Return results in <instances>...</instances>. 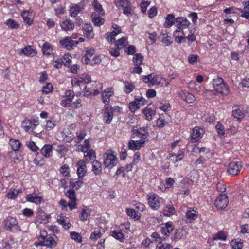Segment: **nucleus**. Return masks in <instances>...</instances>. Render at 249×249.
I'll return each mask as SVG.
<instances>
[{
    "instance_id": "nucleus-1",
    "label": "nucleus",
    "mask_w": 249,
    "mask_h": 249,
    "mask_svg": "<svg viewBox=\"0 0 249 249\" xmlns=\"http://www.w3.org/2000/svg\"><path fill=\"white\" fill-rule=\"evenodd\" d=\"M77 178H71L70 180V185L71 187H81L83 185V178L87 172L86 162L84 160H80L77 163Z\"/></svg>"
},
{
    "instance_id": "nucleus-2",
    "label": "nucleus",
    "mask_w": 249,
    "mask_h": 249,
    "mask_svg": "<svg viewBox=\"0 0 249 249\" xmlns=\"http://www.w3.org/2000/svg\"><path fill=\"white\" fill-rule=\"evenodd\" d=\"M84 9V5L82 4L71 3L70 5L69 15L72 18H75V24L78 26H80L83 24L82 19L77 15L82 13Z\"/></svg>"
},
{
    "instance_id": "nucleus-3",
    "label": "nucleus",
    "mask_w": 249,
    "mask_h": 249,
    "mask_svg": "<svg viewBox=\"0 0 249 249\" xmlns=\"http://www.w3.org/2000/svg\"><path fill=\"white\" fill-rule=\"evenodd\" d=\"M149 136L148 130L146 127H133L131 130V137L132 138H139L140 140H144L147 138Z\"/></svg>"
},
{
    "instance_id": "nucleus-4",
    "label": "nucleus",
    "mask_w": 249,
    "mask_h": 249,
    "mask_svg": "<svg viewBox=\"0 0 249 249\" xmlns=\"http://www.w3.org/2000/svg\"><path fill=\"white\" fill-rule=\"evenodd\" d=\"M59 24L61 30L67 33L72 31L76 26L75 21H72L70 18H61Z\"/></svg>"
},
{
    "instance_id": "nucleus-5",
    "label": "nucleus",
    "mask_w": 249,
    "mask_h": 249,
    "mask_svg": "<svg viewBox=\"0 0 249 249\" xmlns=\"http://www.w3.org/2000/svg\"><path fill=\"white\" fill-rule=\"evenodd\" d=\"M4 224L6 230L13 232L18 231L20 228L18 220L11 216L8 217L4 221Z\"/></svg>"
},
{
    "instance_id": "nucleus-6",
    "label": "nucleus",
    "mask_w": 249,
    "mask_h": 249,
    "mask_svg": "<svg viewBox=\"0 0 249 249\" xmlns=\"http://www.w3.org/2000/svg\"><path fill=\"white\" fill-rule=\"evenodd\" d=\"M103 163L105 167L110 169L117 163V158L111 152L108 151L105 153Z\"/></svg>"
},
{
    "instance_id": "nucleus-7",
    "label": "nucleus",
    "mask_w": 249,
    "mask_h": 249,
    "mask_svg": "<svg viewBox=\"0 0 249 249\" xmlns=\"http://www.w3.org/2000/svg\"><path fill=\"white\" fill-rule=\"evenodd\" d=\"M242 168V164L240 161H232L230 162L227 167V173L231 176L237 175Z\"/></svg>"
},
{
    "instance_id": "nucleus-8",
    "label": "nucleus",
    "mask_w": 249,
    "mask_h": 249,
    "mask_svg": "<svg viewBox=\"0 0 249 249\" xmlns=\"http://www.w3.org/2000/svg\"><path fill=\"white\" fill-rule=\"evenodd\" d=\"M39 124L38 119H26L22 122L21 126L26 132L33 131Z\"/></svg>"
},
{
    "instance_id": "nucleus-9",
    "label": "nucleus",
    "mask_w": 249,
    "mask_h": 249,
    "mask_svg": "<svg viewBox=\"0 0 249 249\" xmlns=\"http://www.w3.org/2000/svg\"><path fill=\"white\" fill-rule=\"evenodd\" d=\"M176 22L177 27L176 32H180L184 35L183 29L188 27L190 24L189 21L186 18L179 17L176 18Z\"/></svg>"
},
{
    "instance_id": "nucleus-10",
    "label": "nucleus",
    "mask_w": 249,
    "mask_h": 249,
    "mask_svg": "<svg viewBox=\"0 0 249 249\" xmlns=\"http://www.w3.org/2000/svg\"><path fill=\"white\" fill-rule=\"evenodd\" d=\"M56 239H57V237L54 234H49V236H47L42 240L43 241L39 242L38 244H36V246L38 245L45 246L52 248L56 246L57 242Z\"/></svg>"
},
{
    "instance_id": "nucleus-11",
    "label": "nucleus",
    "mask_w": 249,
    "mask_h": 249,
    "mask_svg": "<svg viewBox=\"0 0 249 249\" xmlns=\"http://www.w3.org/2000/svg\"><path fill=\"white\" fill-rule=\"evenodd\" d=\"M111 28L113 29L112 31L105 34V38L109 42H112L115 40L116 36L121 33V27L118 25L113 23Z\"/></svg>"
},
{
    "instance_id": "nucleus-12",
    "label": "nucleus",
    "mask_w": 249,
    "mask_h": 249,
    "mask_svg": "<svg viewBox=\"0 0 249 249\" xmlns=\"http://www.w3.org/2000/svg\"><path fill=\"white\" fill-rule=\"evenodd\" d=\"M204 132L203 129L200 127L193 128L190 135L191 142L193 143L198 142L202 138Z\"/></svg>"
},
{
    "instance_id": "nucleus-13",
    "label": "nucleus",
    "mask_w": 249,
    "mask_h": 249,
    "mask_svg": "<svg viewBox=\"0 0 249 249\" xmlns=\"http://www.w3.org/2000/svg\"><path fill=\"white\" fill-rule=\"evenodd\" d=\"M229 199L226 194H220L215 201V206L218 209H224L228 205Z\"/></svg>"
},
{
    "instance_id": "nucleus-14",
    "label": "nucleus",
    "mask_w": 249,
    "mask_h": 249,
    "mask_svg": "<svg viewBox=\"0 0 249 249\" xmlns=\"http://www.w3.org/2000/svg\"><path fill=\"white\" fill-rule=\"evenodd\" d=\"M74 97V93L72 90H66L65 95L63 97L60 102V105L64 107H70Z\"/></svg>"
},
{
    "instance_id": "nucleus-15",
    "label": "nucleus",
    "mask_w": 249,
    "mask_h": 249,
    "mask_svg": "<svg viewBox=\"0 0 249 249\" xmlns=\"http://www.w3.org/2000/svg\"><path fill=\"white\" fill-rule=\"evenodd\" d=\"M78 43V41H74L70 37L68 36L65 37L59 41V44L62 47L69 50L72 49Z\"/></svg>"
},
{
    "instance_id": "nucleus-16",
    "label": "nucleus",
    "mask_w": 249,
    "mask_h": 249,
    "mask_svg": "<svg viewBox=\"0 0 249 249\" xmlns=\"http://www.w3.org/2000/svg\"><path fill=\"white\" fill-rule=\"evenodd\" d=\"M104 112L103 113V120L107 124H109L112 120L113 113L112 111V106H104Z\"/></svg>"
},
{
    "instance_id": "nucleus-17",
    "label": "nucleus",
    "mask_w": 249,
    "mask_h": 249,
    "mask_svg": "<svg viewBox=\"0 0 249 249\" xmlns=\"http://www.w3.org/2000/svg\"><path fill=\"white\" fill-rule=\"evenodd\" d=\"M147 199L149 206L153 210H157L160 206L159 197L155 194L147 195Z\"/></svg>"
},
{
    "instance_id": "nucleus-18",
    "label": "nucleus",
    "mask_w": 249,
    "mask_h": 249,
    "mask_svg": "<svg viewBox=\"0 0 249 249\" xmlns=\"http://www.w3.org/2000/svg\"><path fill=\"white\" fill-rule=\"evenodd\" d=\"M114 94V90L112 88H108L104 90L102 93V100L103 102L105 104L104 106H110V98Z\"/></svg>"
},
{
    "instance_id": "nucleus-19",
    "label": "nucleus",
    "mask_w": 249,
    "mask_h": 249,
    "mask_svg": "<svg viewBox=\"0 0 249 249\" xmlns=\"http://www.w3.org/2000/svg\"><path fill=\"white\" fill-rule=\"evenodd\" d=\"M18 53L20 55H24L27 56H34L36 54V51L35 49L30 45H27L23 48L18 50Z\"/></svg>"
},
{
    "instance_id": "nucleus-20",
    "label": "nucleus",
    "mask_w": 249,
    "mask_h": 249,
    "mask_svg": "<svg viewBox=\"0 0 249 249\" xmlns=\"http://www.w3.org/2000/svg\"><path fill=\"white\" fill-rule=\"evenodd\" d=\"M82 30L84 35L88 39H91L94 36L93 27L90 24H85L82 26Z\"/></svg>"
},
{
    "instance_id": "nucleus-21",
    "label": "nucleus",
    "mask_w": 249,
    "mask_h": 249,
    "mask_svg": "<svg viewBox=\"0 0 249 249\" xmlns=\"http://www.w3.org/2000/svg\"><path fill=\"white\" fill-rule=\"evenodd\" d=\"M96 89V90H89V89H87V88L85 87L82 91V95L84 97H88L89 96L93 94L94 95H97L100 92V90L102 89V85L100 83H95Z\"/></svg>"
},
{
    "instance_id": "nucleus-22",
    "label": "nucleus",
    "mask_w": 249,
    "mask_h": 249,
    "mask_svg": "<svg viewBox=\"0 0 249 249\" xmlns=\"http://www.w3.org/2000/svg\"><path fill=\"white\" fill-rule=\"evenodd\" d=\"M95 51L94 49L91 48H86L85 53L82 58V61L85 64H88L90 60V58L95 54Z\"/></svg>"
},
{
    "instance_id": "nucleus-23",
    "label": "nucleus",
    "mask_w": 249,
    "mask_h": 249,
    "mask_svg": "<svg viewBox=\"0 0 249 249\" xmlns=\"http://www.w3.org/2000/svg\"><path fill=\"white\" fill-rule=\"evenodd\" d=\"M146 141L130 140L128 142V147L129 149L136 150L139 149L144 144Z\"/></svg>"
},
{
    "instance_id": "nucleus-24",
    "label": "nucleus",
    "mask_w": 249,
    "mask_h": 249,
    "mask_svg": "<svg viewBox=\"0 0 249 249\" xmlns=\"http://www.w3.org/2000/svg\"><path fill=\"white\" fill-rule=\"evenodd\" d=\"M241 107L240 105H235L233 107L235 109L232 112V115L234 118L240 121L245 117L244 113L241 110Z\"/></svg>"
},
{
    "instance_id": "nucleus-25",
    "label": "nucleus",
    "mask_w": 249,
    "mask_h": 249,
    "mask_svg": "<svg viewBox=\"0 0 249 249\" xmlns=\"http://www.w3.org/2000/svg\"><path fill=\"white\" fill-rule=\"evenodd\" d=\"M41 50L43 55L50 56L53 53V45L48 42H45L42 45Z\"/></svg>"
},
{
    "instance_id": "nucleus-26",
    "label": "nucleus",
    "mask_w": 249,
    "mask_h": 249,
    "mask_svg": "<svg viewBox=\"0 0 249 249\" xmlns=\"http://www.w3.org/2000/svg\"><path fill=\"white\" fill-rule=\"evenodd\" d=\"M214 89L217 92L224 96H227L229 94V87L224 82L214 88Z\"/></svg>"
},
{
    "instance_id": "nucleus-27",
    "label": "nucleus",
    "mask_w": 249,
    "mask_h": 249,
    "mask_svg": "<svg viewBox=\"0 0 249 249\" xmlns=\"http://www.w3.org/2000/svg\"><path fill=\"white\" fill-rule=\"evenodd\" d=\"M142 81L145 83H151L152 85L158 83L156 75L151 73L146 76H142Z\"/></svg>"
},
{
    "instance_id": "nucleus-28",
    "label": "nucleus",
    "mask_w": 249,
    "mask_h": 249,
    "mask_svg": "<svg viewBox=\"0 0 249 249\" xmlns=\"http://www.w3.org/2000/svg\"><path fill=\"white\" fill-rule=\"evenodd\" d=\"M53 152V146L50 144H45L40 150V153L45 158H49Z\"/></svg>"
},
{
    "instance_id": "nucleus-29",
    "label": "nucleus",
    "mask_w": 249,
    "mask_h": 249,
    "mask_svg": "<svg viewBox=\"0 0 249 249\" xmlns=\"http://www.w3.org/2000/svg\"><path fill=\"white\" fill-rule=\"evenodd\" d=\"M21 16L26 24L31 25L33 23L32 14L29 11L24 10L21 12Z\"/></svg>"
},
{
    "instance_id": "nucleus-30",
    "label": "nucleus",
    "mask_w": 249,
    "mask_h": 249,
    "mask_svg": "<svg viewBox=\"0 0 249 249\" xmlns=\"http://www.w3.org/2000/svg\"><path fill=\"white\" fill-rule=\"evenodd\" d=\"M142 113L145 119L148 121H150L152 120L153 116L155 114V111L147 107L143 110Z\"/></svg>"
},
{
    "instance_id": "nucleus-31",
    "label": "nucleus",
    "mask_w": 249,
    "mask_h": 249,
    "mask_svg": "<svg viewBox=\"0 0 249 249\" xmlns=\"http://www.w3.org/2000/svg\"><path fill=\"white\" fill-rule=\"evenodd\" d=\"M176 22V19L174 14H168L167 15L165 21L164 23V27L165 28L171 27Z\"/></svg>"
},
{
    "instance_id": "nucleus-32",
    "label": "nucleus",
    "mask_w": 249,
    "mask_h": 249,
    "mask_svg": "<svg viewBox=\"0 0 249 249\" xmlns=\"http://www.w3.org/2000/svg\"><path fill=\"white\" fill-rule=\"evenodd\" d=\"M92 171L95 175H100L102 173L101 164L97 160L92 162Z\"/></svg>"
},
{
    "instance_id": "nucleus-33",
    "label": "nucleus",
    "mask_w": 249,
    "mask_h": 249,
    "mask_svg": "<svg viewBox=\"0 0 249 249\" xmlns=\"http://www.w3.org/2000/svg\"><path fill=\"white\" fill-rule=\"evenodd\" d=\"M189 34L188 36L185 37L186 39H187L189 42V45H190L191 43L195 41L196 40V28H189Z\"/></svg>"
},
{
    "instance_id": "nucleus-34",
    "label": "nucleus",
    "mask_w": 249,
    "mask_h": 249,
    "mask_svg": "<svg viewBox=\"0 0 249 249\" xmlns=\"http://www.w3.org/2000/svg\"><path fill=\"white\" fill-rule=\"evenodd\" d=\"M173 230V227L172 223L168 222L165 223V226L162 227L161 229V232L164 235L169 236L171 232Z\"/></svg>"
},
{
    "instance_id": "nucleus-35",
    "label": "nucleus",
    "mask_w": 249,
    "mask_h": 249,
    "mask_svg": "<svg viewBox=\"0 0 249 249\" xmlns=\"http://www.w3.org/2000/svg\"><path fill=\"white\" fill-rule=\"evenodd\" d=\"M59 172L63 177H70V168L68 164L62 165L59 169Z\"/></svg>"
},
{
    "instance_id": "nucleus-36",
    "label": "nucleus",
    "mask_w": 249,
    "mask_h": 249,
    "mask_svg": "<svg viewBox=\"0 0 249 249\" xmlns=\"http://www.w3.org/2000/svg\"><path fill=\"white\" fill-rule=\"evenodd\" d=\"M9 143L12 149L15 151L18 150L21 145V143L19 140L14 139H10Z\"/></svg>"
},
{
    "instance_id": "nucleus-37",
    "label": "nucleus",
    "mask_w": 249,
    "mask_h": 249,
    "mask_svg": "<svg viewBox=\"0 0 249 249\" xmlns=\"http://www.w3.org/2000/svg\"><path fill=\"white\" fill-rule=\"evenodd\" d=\"M161 41L166 46H169L172 43V39L171 36L167 34H162L160 36Z\"/></svg>"
},
{
    "instance_id": "nucleus-38",
    "label": "nucleus",
    "mask_w": 249,
    "mask_h": 249,
    "mask_svg": "<svg viewBox=\"0 0 249 249\" xmlns=\"http://www.w3.org/2000/svg\"><path fill=\"white\" fill-rule=\"evenodd\" d=\"M197 215L198 212L194 210H189L186 212V218L190 221L196 219Z\"/></svg>"
},
{
    "instance_id": "nucleus-39",
    "label": "nucleus",
    "mask_w": 249,
    "mask_h": 249,
    "mask_svg": "<svg viewBox=\"0 0 249 249\" xmlns=\"http://www.w3.org/2000/svg\"><path fill=\"white\" fill-rule=\"evenodd\" d=\"M135 86L130 82L125 81L124 82V91L127 94L131 92L135 89Z\"/></svg>"
},
{
    "instance_id": "nucleus-40",
    "label": "nucleus",
    "mask_w": 249,
    "mask_h": 249,
    "mask_svg": "<svg viewBox=\"0 0 249 249\" xmlns=\"http://www.w3.org/2000/svg\"><path fill=\"white\" fill-rule=\"evenodd\" d=\"M83 152L84 153V157L87 160H92L96 157L95 151L93 149H90L89 151L85 150Z\"/></svg>"
},
{
    "instance_id": "nucleus-41",
    "label": "nucleus",
    "mask_w": 249,
    "mask_h": 249,
    "mask_svg": "<svg viewBox=\"0 0 249 249\" xmlns=\"http://www.w3.org/2000/svg\"><path fill=\"white\" fill-rule=\"evenodd\" d=\"M143 57L141 53L135 54L133 58V62L135 66H140L142 63Z\"/></svg>"
},
{
    "instance_id": "nucleus-42",
    "label": "nucleus",
    "mask_w": 249,
    "mask_h": 249,
    "mask_svg": "<svg viewBox=\"0 0 249 249\" xmlns=\"http://www.w3.org/2000/svg\"><path fill=\"white\" fill-rule=\"evenodd\" d=\"M92 5L94 10L99 13L100 15H103L105 14L102 5L99 3L97 0H93Z\"/></svg>"
},
{
    "instance_id": "nucleus-43",
    "label": "nucleus",
    "mask_w": 249,
    "mask_h": 249,
    "mask_svg": "<svg viewBox=\"0 0 249 249\" xmlns=\"http://www.w3.org/2000/svg\"><path fill=\"white\" fill-rule=\"evenodd\" d=\"M175 212V208L172 204H169L164 207L163 213L164 215L169 216Z\"/></svg>"
},
{
    "instance_id": "nucleus-44",
    "label": "nucleus",
    "mask_w": 249,
    "mask_h": 249,
    "mask_svg": "<svg viewBox=\"0 0 249 249\" xmlns=\"http://www.w3.org/2000/svg\"><path fill=\"white\" fill-rule=\"evenodd\" d=\"M244 11L241 12V17L249 19V1L244 3Z\"/></svg>"
},
{
    "instance_id": "nucleus-45",
    "label": "nucleus",
    "mask_w": 249,
    "mask_h": 249,
    "mask_svg": "<svg viewBox=\"0 0 249 249\" xmlns=\"http://www.w3.org/2000/svg\"><path fill=\"white\" fill-rule=\"evenodd\" d=\"M92 21L94 25L97 26H101L105 22L104 19L99 16L93 17L92 18Z\"/></svg>"
},
{
    "instance_id": "nucleus-46",
    "label": "nucleus",
    "mask_w": 249,
    "mask_h": 249,
    "mask_svg": "<svg viewBox=\"0 0 249 249\" xmlns=\"http://www.w3.org/2000/svg\"><path fill=\"white\" fill-rule=\"evenodd\" d=\"M127 44L126 37H122L116 42V45L118 48L122 49Z\"/></svg>"
},
{
    "instance_id": "nucleus-47",
    "label": "nucleus",
    "mask_w": 249,
    "mask_h": 249,
    "mask_svg": "<svg viewBox=\"0 0 249 249\" xmlns=\"http://www.w3.org/2000/svg\"><path fill=\"white\" fill-rule=\"evenodd\" d=\"M178 33V32H176V30L174 32L173 36H174V38H175V41L177 43H179V44H181L182 43L184 42L185 41V40H186V38H185V37L184 36L185 35L184 34V35H183V34H181V36H178L177 35V34Z\"/></svg>"
},
{
    "instance_id": "nucleus-48",
    "label": "nucleus",
    "mask_w": 249,
    "mask_h": 249,
    "mask_svg": "<svg viewBox=\"0 0 249 249\" xmlns=\"http://www.w3.org/2000/svg\"><path fill=\"white\" fill-rule=\"evenodd\" d=\"M183 236V231L182 230H177L174 236L172 237V241L180 240Z\"/></svg>"
},
{
    "instance_id": "nucleus-49",
    "label": "nucleus",
    "mask_w": 249,
    "mask_h": 249,
    "mask_svg": "<svg viewBox=\"0 0 249 249\" xmlns=\"http://www.w3.org/2000/svg\"><path fill=\"white\" fill-rule=\"evenodd\" d=\"M215 128L218 135L223 136L225 135V129L223 125L220 122H218L215 125Z\"/></svg>"
},
{
    "instance_id": "nucleus-50",
    "label": "nucleus",
    "mask_w": 249,
    "mask_h": 249,
    "mask_svg": "<svg viewBox=\"0 0 249 249\" xmlns=\"http://www.w3.org/2000/svg\"><path fill=\"white\" fill-rule=\"evenodd\" d=\"M111 235L115 239L118 240L120 241H123L124 239V235L122 232L120 231H114L111 232Z\"/></svg>"
},
{
    "instance_id": "nucleus-51",
    "label": "nucleus",
    "mask_w": 249,
    "mask_h": 249,
    "mask_svg": "<svg viewBox=\"0 0 249 249\" xmlns=\"http://www.w3.org/2000/svg\"><path fill=\"white\" fill-rule=\"evenodd\" d=\"M129 108L131 112H135L136 111L138 110L140 108V106L138 104L136 99L133 102H131L129 103Z\"/></svg>"
},
{
    "instance_id": "nucleus-52",
    "label": "nucleus",
    "mask_w": 249,
    "mask_h": 249,
    "mask_svg": "<svg viewBox=\"0 0 249 249\" xmlns=\"http://www.w3.org/2000/svg\"><path fill=\"white\" fill-rule=\"evenodd\" d=\"M6 24L11 29H18L19 27V24L13 19L7 20Z\"/></svg>"
},
{
    "instance_id": "nucleus-53",
    "label": "nucleus",
    "mask_w": 249,
    "mask_h": 249,
    "mask_svg": "<svg viewBox=\"0 0 249 249\" xmlns=\"http://www.w3.org/2000/svg\"><path fill=\"white\" fill-rule=\"evenodd\" d=\"M57 124V122L54 120H48L46 121L45 127L48 130H52Z\"/></svg>"
},
{
    "instance_id": "nucleus-54",
    "label": "nucleus",
    "mask_w": 249,
    "mask_h": 249,
    "mask_svg": "<svg viewBox=\"0 0 249 249\" xmlns=\"http://www.w3.org/2000/svg\"><path fill=\"white\" fill-rule=\"evenodd\" d=\"M65 194L70 198L71 201L76 200L75 192L73 190V188L66 191Z\"/></svg>"
},
{
    "instance_id": "nucleus-55",
    "label": "nucleus",
    "mask_w": 249,
    "mask_h": 249,
    "mask_svg": "<svg viewBox=\"0 0 249 249\" xmlns=\"http://www.w3.org/2000/svg\"><path fill=\"white\" fill-rule=\"evenodd\" d=\"M183 157L184 153L182 151H179L177 154H173L171 156L173 158L172 160L176 162L181 160Z\"/></svg>"
},
{
    "instance_id": "nucleus-56",
    "label": "nucleus",
    "mask_w": 249,
    "mask_h": 249,
    "mask_svg": "<svg viewBox=\"0 0 249 249\" xmlns=\"http://www.w3.org/2000/svg\"><path fill=\"white\" fill-rule=\"evenodd\" d=\"M90 216V211L87 209H84L80 214V220L81 221H86Z\"/></svg>"
},
{
    "instance_id": "nucleus-57",
    "label": "nucleus",
    "mask_w": 249,
    "mask_h": 249,
    "mask_svg": "<svg viewBox=\"0 0 249 249\" xmlns=\"http://www.w3.org/2000/svg\"><path fill=\"white\" fill-rule=\"evenodd\" d=\"M70 236L71 237V238L78 243H81L82 242V237L79 233H77L75 231L71 232L70 233Z\"/></svg>"
},
{
    "instance_id": "nucleus-58",
    "label": "nucleus",
    "mask_w": 249,
    "mask_h": 249,
    "mask_svg": "<svg viewBox=\"0 0 249 249\" xmlns=\"http://www.w3.org/2000/svg\"><path fill=\"white\" fill-rule=\"evenodd\" d=\"M53 87L51 83H48L43 87L42 92L44 94H48L53 91Z\"/></svg>"
},
{
    "instance_id": "nucleus-59",
    "label": "nucleus",
    "mask_w": 249,
    "mask_h": 249,
    "mask_svg": "<svg viewBox=\"0 0 249 249\" xmlns=\"http://www.w3.org/2000/svg\"><path fill=\"white\" fill-rule=\"evenodd\" d=\"M183 99L188 103H193L195 100V96L190 93L185 94L184 97H183Z\"/></svg>"
},
{
    "instance_id": "nucleus-60",
    "label": "nucleus",
    "mask_w": 249,
    "mask_h": 249,
    "mask_svg": "<svg viewBox=\"0 0 249 249\" xmlns=\"http://www.w3.org/2000/svg\"><path fill=\"white\" fill-rule=\"evenodd\" d=\"M199 57L196 54H190L188 58V63L194 64L197 63L199 60Z\"/></svg>"
},
{
    "instance_id": "nucleus-61",
    "label": "nucleus",
    "mask_w": 249,
    "mask_h": 249,
    "mask_svg": "<svg viewBox=\"0 0 249 249\" xmlns=\"http://www.w3.org/2000/svg\"><path fill=\"white\" fill-rule=\"evenodd\" d=\"M231 246L232 249H242L243 248V243L241 241H237L232 240L231 242Z\"/></svg>"
},
{
    "instance_id": "nucleus-62",
    "label": "nucleus",
    "mask_w": 249,
    "mask_h": 249,
    "mask_svg": "<svg viewBox=\"0 0 249 249\" xmlns=\"http://www.w3.org/2000/svg\"><path fill=\"white\" fill-rule=\"evenodd\" d=\"M126 213L128 216L133 217L136 220H139L140 216L138 215L135 210L132 209L128 208L126 209Z\"/></svg>"
},
{
    "instance_id": "nucleus-63",
    "label": "nucleus",
    "mask_w": 249,
    "mask_h": 249,
    "mask_svg": "<svg viewBox=\"0 0 249 249\" xmlns=\"http://www.w3.org/2000/svg\"><path fill=\"white\" fill-rule=\"evenodd\" d=\"M65 137L63 138L64 141L66 142L70 143L73 140H75L74 134L71 133H68L67 132L65 133Z\"/></svg>"
},
{
    "instance_id": "nucleus-64",
    "label": "nucleus",
    "mask_w": 249,
    "mask_h": 249,
    "mask_svg": "<svg viewBox=\"0 0 249 249\" xmlns=\"http://www.w3.org/2000/svg\"><path fill=\"white\" fill-rule=\"evenodd\" d=\"M86 134L85 131H81L79 134L77 135V138L75 137L74 142L76 144H78L83 140Z\"/></svg>"
}]
</instances>
